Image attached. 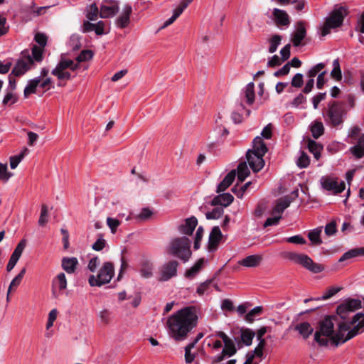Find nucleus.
<instances>
[{
  "label": "nucleus",
  "mask_w": 364,
  "mask_h": 364,
  "mask_svg": "<svg viewBox=\"0 0 364 364\" xmlns=\"http://www.w3.org/2000/svg\"><path fill=\"white\" fill-rule=\"evenodd\" d=\"M363 329V313L354 314L350 322L338 321L337 316H327L318 322L314 341L321 346H327L330 341L335 346H338L361 333Z\"/></svg>",
  "instance_id": "obj_1"
},
{
  "label": "nucleus",
  "mask_w": 364,
  "mask_h": 364,
  "mask_svg": "<svg viewBox=\"0 0 364 364\" xmlns=\"http://www.w3.org/2000/svg\"><path fill=\"white\" fill-rule=\"evenodd\" d=\"M198 313L196 306L181 309L167 320L170 336L176 341L185 340L189 332L197 326Z\"/></svg>",
  "instance_id": "obj_2"
},
{
  "label": "nucleus",
  "mask_w": 364,
  "mask_h": 364,
  "mask_svg": "<svg viewBox=\"0 0 364 364\" xmlns=\"http://www.w3.org/2000/svg\"><path fill=\"white\" fill-rule=\"evenodd\" d=\"M346 114V110L343 102L331 101L328 104L325 117L328 124L336 127L343 124Z\"/></svg>",
  "instance_id": "obj_3"
},
{
  "label": "nucleus",
  "mask_w": 364,
  "mask_h": 364,
  "mask_svg": "<svg viewBox=\"0 0 364 364\" xmlns=\"http://www.w3.org/2000/svg\"><path fill=\"white\" fill-rule=\"evenodd\" d=\"M170 253L186 262L191 257V241L186 237H176L170 245Z\"/></svg>",
  "instance_id": "obj_4"
},
{
  "label": "nucleus",
  "mask_w": 364,
  "mask_h": 364,
  "mask_svg": "<svg viewBox=\"0 0 364 364\" xmlns=\"http://www.w3.org/2000/svg\"><path fill=\"white\" fill-rule=\"evenodd\" d=\"M283 257L296 264L302 265L304 268L313 273H320L324 270V267L318 263H315L311 257L306 255L299 254L294 252H285Z\"/></svg>",
  "instance_id": "obj_5"
},
{
  "label": "nucleus",
  "mask_w": 364,
  "mask_h": 364,
  "mask_svg": "<svg viewBox=\"0 0 364 364\" xmlns=\"http://www.w3.org/2000/svg\"><path fill=\"white\" fill-rule=\"evenodd\" d=\"M114 274V264L111 262H105L100 269L97 276L90 275L88 278L91 287H101L109 283Z\"/></svg>",
  "instance_id": "obj_6"
},
{
  "label": "nucleus",
  "mask_w": 364,
  "mask_h": 364,
  "mask_svg": "<svg viewBox=\"0 0 364 364\" xmlns=\"http://www.w3.org/2000/svg\"><path fill=\"white\" fill-rule=\"evenodd\" d=\"M362 308V301L359 299L348 298L343 301L336 308L337 319L340 318L342 321L350 322L349 315L356 310Z\"/></svg>",
  "instance_id": "obj_7"
},
{
  "label": "nucleus",
  "mask_w": 364,
  "mask_h": 364,
  "mask_svg": "<svg viewBox=\"0 0 364 364\" xmlns=\"http://www.w3.org/2000/svg\"><path fill=\"white\" fill-rule=\"evenodd\" d=\"M179 263L176 260H170L164 263L159 269V282H166L177 275V269Z\"/></svg>",
  "instance_id": "obj_8"
},
{
  "label": "nucleus",
  "mask_w": 364,
  "mask_h": 364,
  "mask_svg": "<svg viewBox=\"0 0 364 364\" xmlns=\"http://www.w3.org/2000/svg\"><path fill=\"white\" fill-rule=\"evenodd\" d=\"M348 14L347 10L345 7L341 6L338 9H334L326 18L328 23H330L333 27H340L343 22L344 17Z\"/></svg>",
  "instance_id": "obj_9"
},
{
  "label": "nucleus",
  "mask_w": 364,
  "mask_h": 364,
  "mask_svg": "<svg viewBox=\"0 0 364 364\" xmlns=\"http://www.w3.org/2000/svg\"><path fill=\"white\" fill-rule=\"evenodd\" d=\"M264 154H255L251 150H248L246 154L247 160L250 168L254 172L259 171L264 165L263 156Z\"/></svg>",
  "instance_id": "obj_10"
},
{
  "label": "nucleus",
  "mask_w": 364,
  "mask_h": 364,
  "mask_svg": "<svg viewBox=\"0 0 364 364\" xmlns=\"http://www.w3.org/2000/svg\"><path fill=\"white\" fill-rule=\"evenodd\" d=\"M223 238V234L218 226H214L209 235L208 250L214 252L218 249V245Z\"/></svg>",
  "instance_id": "obj_11"
},
{
  "label": "nucleus",
  "mask_w": 364,
  "mask_h": 364,
  "mask_svg": "<svg viewBox=\"0 0 364 364\" xmlns=\"http://www.w3.org/2000/svg\"><path fill=\"white\" fill-rule=\"evenodd\" d=\"M32 64L33 58L28 55L25 59L18 60L11 73L14 76L19 77L29 70Z\"/></svg>",
  "instance_id": "obj_12"
},
{
  "label": "nucleus",
  "mask_w": 364,
  "mask_h": 364,
  "mask_svg": "<svg viewBox=\"0 0 364 364\" xmlns=\"http://www.w3.org/2000/svg\"><path fill=\"white\" fill-rule=\"evenodd\" d=\"M321 183L323 188L327 191H331L336 194L342 193L346 188L344 181H341L338 184L337 181L328 177L323 178Z\"/></svg>",
  "instance_id": "obj_13"
},
{
  "label": "nucleus",
  "mask_w": 364,
  "mask_h": 364,
  "mask_svg": "<svg viewBox=\"0 0 364 364\" xmlns=\"http://www.w3.org/2000/svg\"><path fill=\"white\" fill-rule=\"evenodd\" d=\"M216 336L221 338L224 343L223 351L227 353L228 356L231 357L237 353V348L234 341L229 338L223 331H218Z\"/></svg>",
  "instance_id": "obj_14"
},
{
  "label": "nucleus",
  "mask_w": 364,
  "mask_h": 364,
  "mask_svg": "<svg viewBox=\"0 0 364 364\" xmlns=\"http://www.w3.org/2000/svg\"><path fill=\"white\" fill-rule=\"evenodd\" d=\"M306 36V30L305 28V22L300 21L297 23V26L295 32L292 34L291 42L295 47H299L301 45V41Z\"/></svg>",
  "instance_id": "obj_15"
},
{
  "label": "nucleus",
  "mask_w": 364,
  "mask_h": 364,
  "mask_svg": "<svg viewBox=\"0 0 364 364\" xmlns=\"http://www.w3.org/2000/svg\"><path fill=\"white\" fill-rule=\"evenodd\" d=\"M132 8L130 5H125L122 14L116 19V25L120 28H126L130 23V15Z\"/></svg>",
  "instance_id": "obj_16"
},
{
  "label": "nucleus",
  "mask_w": 364,
  "mask_h": 364,
  "mask_svg": "<svg viewBox=\"0 0 364 364\" xmlns=\"http://www.w3.org/2000/svg\"><path fill=\"white\" fill-rule=\"evenodd\" d=\"M139 267V273L143 278L149 279L153 277L154 266L150 259L147 258L141 259Z\"/></svg>",
  "instance_id": "obj_17"
},
{
  "label": "nucleus",
  "mask_w": 364,
  "mask_h": 364,
  "mask_svg": "<svg viewBox=\"0 0 364 364\" xmlns=\"http://www.w3.org/2000/svg\"><path fill=\"white\" fill-rule=\"evenodd\" d=\"M198 225V220L196 217L192 216L189 218H187L185 220L184 224H181L178 227V230L180 232L187 235H191Z\"/></svg>",
  "instance_id": "obj_18"
},
{
  "label": "nucleus",
  "mask_w": 364,
  "mask_h": 364,
  "mask_svg": "<svg viewBox=\"0 0 364 364\" xmlns=\"http://www.w3.org/2000/svg\"><path fill=\"white\" fill-rule=\"evenodd\" d=\"M234 200V197L230 193H222L216 196L210 202L213 206L221 205L222 207H227L230 205Z\"/></svg>",
  "instance_id": "obj_19"
},
{
  "label": "nucleus",
  "mask_w": 364,
  "mask_h": 364,
  "mask_svg": "<svg viewBox=\"0 0 364 364\" xmlns=\"http://www.w3.org/2000/svg\"><path fill=\"white\" fill-rule=\"evenodd\" d=\"M272 14L277 26H287L290 24L289 16L286 11L279 9H274Z\"/></svg>",
  "instance_id": "obj_20"
},
{
  "label": "nucleus",
  "mask_w": 364,
  "mask_h": 364,
  "mask_svg": "<svg viewBox=\"0 0 364 364\" xmlns=\"http://www.w3.org/2000/svg\"><path fill=\"white\" fill-rule=\"evenodd\" d=\"M236 176V171H230L223 178V180L218 184L216 192L220 193L225 191L234 181Z\"/></svg>",
  "instance_id": "obj_21"
},
{
  "label": "nucleus",
  "mask_w": 364,
  "mask_h": 364,
  "mask_svg": "<svg viewBox=\"0 0 364 364\" xmlns=\"http://www.w3.org/2000/svg\"><path fill=\"white\" fill-rule=\"evenodd\" d=\"M294 329L299 332L304 339H307L314 332V328L309 322H301L295 325Z\"/></svg>",
  "instance_id": "obj_22"
},
{
  "label": "nucleus",
  "mask_w": 364,
  "mask_h": 364,
  "mask_svg": "<svg viewBox=\"0 0 364 364\" xmlns=\"http://www.w3.org/2000/svg\"><path fill=\"white\" fill-rule=\"evenodd\" d=\"M77 265L78 260L76 257H63L62 259V268L68 274L74 273Z\"/></svg>",
  "instance_id": "obj_23"
},
{
  "label": "nucleus",
  "mask_w": 364,
  "mask_h": 364,
  "mask_svg": "<svg viewBox=\"0 0 364 364\" xmlns=\"http://www.w3.org/2000/svg\"><path fill=\"white\" fill-rule=\"evenodd\" d=\"M291 201L292 200L289 196H285L279 198L277 200V204L272 210V214L277 213L279 215H282L284 210L290 205Z\"/></svg>",
  "instance_id": "obj_24"
},
{
  "label": "nucleus",
  "mask_w": 364,
  "mask_h": 364,
  "mask_svg": "<svg viewBox=\"0 0 364 364\" xmlns=\"http://www.w3.org/2000/svg\"><path fill=\"white\" fill-rule=\"evenodd\" d=\"M262 257L258 255H250L242 259L239 263L247 267H255L262 262Z\"/></svg>",
  "instance_id": "obj_25"
},
{
  "label": "nucleus",
  "mask_w": 364,
  "mask_h": 364,
  "mask_svg": "<svg viewBox=\"0 0 364 364\" xmlns=\"http://www.w3.org/2000/svg\"><path fill=\"white\" fill-rule=\"evenodd\" d=\"M119 11V6L117 4L112 6L102 5L100 7V16L102 18H109L115 16Z\"/></svg>",
  "instance_id": "obj_26"
},
{
  "label": "nucleus",
  "mask_w": 364,
  "mask_h": 364,
  "mask_svg": "<svg viewBox=\"0 0 364 364\" xmlns=\"http://www.w3.org/2000/svg\"><path fill=\"white\" fill-rule=\"evenodd\" d=\"M253 149L251 150V151H253L255 154H265L268 149L263 141V139L260 136H256L253 140Z\"/></svg>",
  "instance_id": "obj_27"
},
{
  "label": "nucleus",
  "mask_w": 364,
  "mask_h": 364,
  "mask_svg": "<svg viewBox=\"0 0 364 364\" xmlns=\"http://www.w3.org/2000/svg\"><path fill=\"white\" fill-rule=\"evenodd\" d=\"M41 82L40 77H37L32 80H30L28 82L27 86L23 90V95L26 98L28 97L31 94L36 93L37 87Z\"/></svg>",
  "instance_id": "obj_28"
},
{
  "label": "nucleus",
  "mask_w": 364,
  "mask_h": 364,
  "mask_svg": "<svg viewBox=\"0 0 364 364\" xmlns=\"http://www.w3.org/2000/svg\"><path fill=\"white\" fill-rule=\"evenodd\" d=\"M358 256H364V247L353 248L347 251L339 259V262H341Z\"/></svg>",
  "instance_id": "obj_29"
},
{
  "label": "nucleus",
  "mask_w": 364,
  "mask_h": 364,
  "mask_svg": "<svg viewBox=\"0 0 364 364\" xmlns=\"http://www.w3.org/2000/svg\"><path fill=\"white\" fill-rule=\"evenodd\" d=\"M204 262V258L199 259L192 267L186 271L185 277L188 279L193 278L202 269Z\"/></svg>",
  "instance_id": "obj_30"
},
{
  "label": "nucleus",
  "mask_w": 364,
  "mask_h": 364,
  "mask_svg": "<svg viewBox=\"0 0 364 364\" xmlns=\"http://www.w3.org/2000/svg\"><path fill=\"white\" fill-rule=\"evenodd\" d=\"M26 268H23L21 272L18 273L17 276H16L10 283V285L8 289L7 293V300H9V295L11 291H15L16 289L20 285L25 274H26Z\"/></svg>",
  "instance_id": "obj_31"
},
{
  "label": "nucleus",
  "mask_w": 364,
  "mask_h": 364,
  "mask_svg": "<svg viewBox=\"0 0 364 364\" xmlns=\"http://www.w3.org/2000/svg\"><path fill=\"white\" fill-rule=\"evenodd\" d=\"M307 147L309 151L314 154L315 159H318L320 158L321 151L323 149L321 145L309 138L307 139Z\"/></svg>",
  "instance_id": "obj_32"
},
{
  "label": "nucleus",
  "mask_w": 364,
  "mask_h": 364,
  "mask_svg": "<svg viewBox=\"0 0 364 364\" xmlns=\"http://www.w3.org/2000/svg\"><path fill=\"white\" fill-rule=\"evenodd\" d=\"M255 333L250 328L241 329V342L249 346L252 344Z\"/></svg>",
  "instance_id": "obj_33"
},
{
  "label": "nucleus",
  "mask_w": 364,
  "mask_h": 364,
  "mask_svg": "<svg viewBox=\"0 0 364 364\" xmlns=\"http://www.w3.org/2000/svg\"><path fill=\"white\" fill-rule=\"evenodd\" d=\"M250 171L246 164V162H241L237 166V181L242 183L250 175Z\"/></svg>",
  "instance_id": "obj_34"
},
{
  "label": "nucleus",
  "mask_w": 364,
  "mask_h": 364,
  "mask_svg": "<svg viewBox=\"0 0 364 364\" xmlns=\"http://www.w3.org/2000/svg\"><path fill=\"white\" fill-rule=\"evenodd\" d=\"M322 227H318L309 232L308 237L314 245H319L322 243V240L320 237L322 232Z\"/></svg>",
  "instance_id": "obj_35"
},
{
  "label": "nucleus",
  "mask_w": 364,
  "mask_h": 364,
  "mask_svg": "<svg viewBox=\"0 0 364 364\" xmlns=\"http://www.w3.org/2000/svg\"><path fill=\"white\" fill-rule=\"evenodd\" d=\"M282 36L279 34L273 35L268 41L269 43V47L268 49L269 53H274L277 50L278 46L280 45L282 41Z\"/></svg>",
  "instance_id": "obj_36"
},
{
  "label": "nucleus",
  "mask_w": 364,
  "mask_h": 364,
  "mask_svg": "<svg viewBox=\"0 0 364 364\" xmlns=\"http://www.w3.org/2000/svg\"><path fill=\"white\" fill-rule=\"evenodd\" d=\"M333 70L331 72V77L336 81H340L342 79V73L338 59H335L333 61Z\"/></svg>",
  "instance_id": "obj_37"
},
{
  "label": "nucleus",
  "mask_w": 364,
  "mask_h": 364,
  "mask_svg": "<svg viewBox=\"0 0 364 364\" xmlns=\"http://www.w3.org/2000/svg\"><path fill=\"white\" fill-rule=\"evenodd\" d=\"M311 132L314 139H318L320 137L324 132V127L323 123L318 121L315 122L311 127Z\"/></svg>",
  "instance_id": "obj_38"
},
{
  "label": "nucleus",
  "mask_w": 364,
  "mask_h": 364,
  "mask_svg": "<svg viewBox=\"0 0 364 364\" xmlns=\"http://www.w3.org/2000/svg\"><path fill=\"white\" fill-rule=\"evenodd\" d=\"M245 95L249 105L255 101V85L252 82L248 83L245 87Z\"/></svg>",
  "instance_id": "obj_39"
},
{
  "label": "nucleus",
  "mask_w": 364,
  "mask_h": 364,
  "mask_svg": "<svg viewBox=\"0 0 364 364\" xmlns=\"http://www.w3.org/2000/svg\"><path fill=\"white\" fill-rule=\"evenodd\" d=\"M224 213L223 207H216L212 211H208L205 213V217L208 220H215L220 218Z\"/></svg>",
  "instance_id": "obj_40"
},
{
  "label": "nucleus",
  "mask_w": 364,
  "mask_h": 364,
  "mask_svg": "<svg viewBox=\"0 0 364 364\" xmlns=\"http://www.w3.org/2000/svg\"><path fill=\"white\" fill-rule=\"evenodd\" d=\"M263 311V308L262 306H256L252 309L250 311H249L246 316L245 319L249 323H252L254 321V317L257 316H259Z\"/></svg>",
  "instance_id": "obj_41"
},
{
  "label": "nucleus",
  "mask_w": 364,
  "mask_h": 364,
  "mask_svg": "<svg viewBox=\"0 0 364 364\" xmlns=\"http://www.w3.org/2000/svg\"><path fill=\"white\" fill-rule=\"evenodd\" d=\"M93 52L91 50H83L76 57L75 60L77 63H82L90 60L93 57Z\"/></svg>",
  "instance_id": "obj_42"
},
{
  "label": "nucleus",
  "mask_w": 364,
  "mask_h": 364,
  "mask_svg": "<svg viewBox=\"0 0 364 364\" xmlns=\"http://www.w3.org/2000/svg\"><path fill=\"white\" fill-rule=\"evenodd\" d=\"M26 245V240L25 239L21 240L19 243L16 247L14 252L11 255V257L19 259L21 257L23 250L25 249Z\"/></svg>",
  "instance_id": "obj_43"
},
{
  "label": "nucleus",
  "mask_w": 364,
  "mask_h": 364,
  "mask_svg": "<svg viewBox=\"0 0 364 364\" xmlns=\"http://www.w3.org/2000/svg\"><path fill=\"white\" fill-rule=\"evenodd\" d=\"M12 176L13 173L8 171L7 165L0 163V180L6 182Z\"/></svg>",
  "instance_id": "obj_44"
},
{
  "label": "nucleus",
  "mask_w": 364,
  "mask_h": 364,
  "mask_svg": "<svg viewBox=\"0 0 364 364\" xmlns=\"http://www.w3.org/2000/svg\"><path fill=\"white\" fill-rule=\"evenodd\" d=\"M55 282L58 284L59 290L62 291L65 289L67 287V280L65 274L63 272L58 274L56 277V280L53 281V285H54Z\"/></svg>",
  "instance_id": "obj_45"
},
{
  "label": "nucleus",
  "mask_w": 364,
  "mask_h": 364,
  "mask_svg": "<svg viewBox=\"0 0 364 364\" xmlns=\"http://www.w3.org/2000/svg\"><path fill=\"white\" fill-rule=\"evenodd\" d=\"M48 206L45 204H43L41 206V215L38 220V224L41 226L45 225L48 223Z\"/></svg>",
  "instance_id": "obj_46"
},
{
  "label": "nucleus",
  "mask_w": 364,
  "mask_h": 364,
  "mask_svg": "<svg viewBox=\"0 0 364 364\" xmlns=\"http://www.w3.org/2000/svg\"><path fill=\"white\" fill-rule=\"evenodd\" d=\"M43 48L37 46H33L32 48V56L33 60H35L37 62H41L43 60Z\"/></svg>",
  "instance_id": "obj_47"
},
{
  "label": "nucleus",
  "mask_w": 364,
  "mask_h": 364,
  "mask_svg": "<svg viewBox=\"0 0 364 364\" xmlns=\"http://www.w3.org/2000/svg\"><path fill=\"white\" fill-rule=\"evenodd\" d=\"M26 151H27V149H25V150L18 155L10 157V166L12 169H14L17 167L18 164L23 159Z\"/></svg>",
  "instance_id": "obj_48"
},
{
  "label": "nucleus",
  "mask_w": 364,
  "mask_h": 364,
  "mask_svg": "<svg viewBox=\"0 0 364 364\" xmlns=\"http://www.w3.org/2000/svg\"><path fill=\"white\" fill-rule=\"evenodd\" d=\"M204 230L202 226H200L196 231V236H195V240H194V245L193 248L195 250H198L200 246V242L203 238Z\"/></svg>",
  "instance_id": "obj_49"
},
{
  "label": "nucleus",
  "mask_w": 364,
  "mask_h": 364,
  "mask_svg": "<svg viewBox=\"0 0 364 364\" xmlns=\"http://www.w3.org/2000/svg\"><path fill=\"white\" fill-rule=\"evenodd\" d=\"M310 159L309 156L304 151H301V156L298 159L297 165L300 168H306L309 165Z\"/></svg>",
  "instance_id": "obj_50"
},
{
  "label": "nucleus",
  "mask_w": 364,
  "mask_h": 364,
  "mask_svg": "<svg viewBox=\"0 0 364 364\" xmlns=\"http://www.w3.org/2000/svg\"><path fill=\"white\" fill-rule=\"evenodd\" d=\"M17 100L18 97L16 95L14 94L13 91L7 90V93L6 94L4 98L2 103L4 105H6L9 102H11V104H14L15 102H17Z\"/></svg>",
  "instance_id": "obj_51"
},
{
  "label": "nucleus",
  "mask_w": 364,
  "mask_h": 364,
  "mask_svg": "<svg viewBox=\"0 0 364 364\" xmlns=\"http://www.w3.org/2000/svg\"><path fill=\"white\" fill-rule=\"evenodd\" d=\"M51 73L60 80H70L71 78L70 73L65 70H53Z\"/></svg>",
  "instance_id": "obj_52"
},
{
  "label": "nucleus",
  "mask_w": 364,
  "mask_h": 364,
  "mask_svg": "<svg viewBox=\"0 0 364 364\" xmlns=\"http://www.w3.org/2000/svg\"><path fill=\"white\" fill-rule=\"evenodd\" d=\"M100 15V11L96 4L90 6V10L87 14V18L90 21L96 20L97 16Z\"/></svg>",
  "instance_id": "obj_53"
},
{
  "label": "nucleus",
  "mask_w": 364,
  "mask_h": 364,
  "mask_svg": "<svg viewBox=\"0 0 364 364\" xmlns=\"http://www.w3.org/2000/svg\"><path fill=\"white\" fill-rule=\"evenodd\" d=\"M325 68V64L323 63H318L313 68L310 69V70L308 72L307 75L309 77H311L314 79V77L316 76L317 74H318L321 70H323Z\"/></svg>",
  "instance_id": "obj_54"
},
{
  "label": "nucleus",
  "mask_w": 364,
  "mask_h": 364,
  "mask_svg": "<svg viewBox=\"0 0 364 364\" xmlns=\"http://www.w3.org/2000/svg\"><path fill=\"white\" fill-rule=\"evenodd\" d=\"M341 289V287H331L328 289V291L323 294V295L321 296V298H317L316 300H326L334 296L336 294H337L338 291H340Z\"/></svg>",
  "instance_id": "obj_55"
},
{
  "label": "nucleus",
  "mask_w": 364,
  "mask_h": 364,
  "mask_svg": "<svg viewBox=\"0 0 364 364\" xmlns=\"http://www.w3.org/2000/svg\"><path fill=\"white\" fill-rule=\"evenodd\" d=\"M106 241L102 235H98L96 242L92 245V248L95 251H101L105 247Z\"/></svg>",
  "instance_id": "obj_56"
},
{
  "label": "nucleus",
  "mask_w": 364,
  "mask_h": 364,
  "mask_svg": "<svg viewBox=\"0 0 364 364\" xmlns=\"http://www.w3.org/2000/svg\"><path fill=\"white\" fill-rule=\"evenodd\" d=\"M120 223V221L117 219L109 217L107 218V224L110 228L112 233L113 234L116 232L117 229L119 226Z\"/></svg>",
  "instance_id": "obj_57"
},
{
  "label": "nucleus",
  "mask_w": 364,
  "mask_h": 364,
  "mask_svg": "<svg viewBox=\"0 0 364 364\" xmlns=\"http://www.w3.org/2000/svg\"><path fill=\"white\" fill-rule=\"evenodd\" d=\"M100 264V259L98 257H94L91 258L87 264V269L92 272H96L97 267Z\"/></svg>",
  "instance_id": "obj_58"
},
{
  "label": "nucleus",
  "mask_w": 364,
  "mask_h": 364,
  "mask_svg": "<svg viewBox=\"0 0 364 364\" xmlns=\"http://www.w3.org/2000/svg\"><path fill=\"white\" fill-rule=\"evenodd\" d=\"M213 279H208L205 282L201 283L197 288L196 292L199 295H203V294L208 289L210 285L212 284Z\"/></svg>",
  "instance_id": "obj_59"
},
{
  "label": "nucleus",
  "mask_w": 364,
  "mask_h": 364,
  "mask_svg": "<svg viewBox=\"0 0 364 364\" xmlns=\"http://www.w3.org/2000/svg\"><path fill=\"white\" fill-rule=\"evenodd\" d=\"M350 151L357 159H361L364 156V149L358 144L351 147Z\"/></svg>",
  "instance_id": "obj_60"
},
{
  "label": "nucleus",
  "mask_w": 364,
  "mask_h": 364,
  "mask_svg": "<svg viewBox=\"0 0 364 364\" xmlns=\"http://www.w3.org/2000/svg\"><path fill=\"white\" fill-rule=\"evenodd\" d=\"M325 234L328 236L333 235L337 232L336 221H331L325 227Z\"/></svg>",
  "instance_id": "obj_61"
},
{
  "label": "nucleus",
  "mask_w": 364,
  "mask_h": 364,
  "mask_svg": "<svg viewBox=\"0 0 364 364\" xmlns=\"http://www.w3.org/2000/svg\"><path fill=\"white\" fill-rule=\"evenodd\" d=\"M303 75L301 73H296L292 78L291 86L294 87H301L303 85Z\"/></svg>",
  "instance_id": "obj_62"
},
{
  "label": "nucleus",
  "mask_w": 364,
  "mask_h": 364,
  "mask_svg": "<svg viewBox=\"0 0 364 364\" xmlns=\"http://www.w3.org/2000/svg\"><path fill=\"white\" fill-rule=\"evenodd\" d=\"M110 316L111 312L107 309H103L102 311H100L99 316L100 318V321L104 324H108L110 321Z\"/></svg>",
  "instance_id": "obj_63"
},
{
  "label": "nucleus",
  "mask_w": 364,
  "mask_h": 364,
  "mask_svg": "<svg viewBox=\"0 0 364 364\" xmlns=\"http://www.w3.org/2000/svg\"><path fill=\"white\" fill-rule=\"evenodd\" d=\"M284 61L277 55H273L267 62V66L275 68L279 66Z\"/></svg>",
  "instance_id": "obj_64"
}]
</instances>
